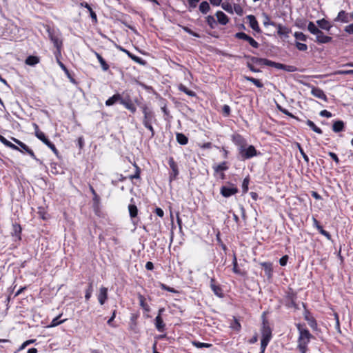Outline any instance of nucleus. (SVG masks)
Listing matches in <instances>:
<instances>
[{
  "mask_svg": "<svg viewBox=\"0 0 353 353\" xmlns=\"http://www.w3.org/2000/svg\"><path fill=\"white\" fill-rule=\"evenodd\" d=\"M305 319L307 321L309 325L312 328H313V329H316V328L317 323H316V321L313 318H308V317L306 316Z\"/></svg>",
  "mask_w": 353,
  "mask_h": 353,
  "instance_id": "8fccbe9b",
  "label": "nucleus"
},
{
  "mask_svg": "<svg viewBox=\"0 0 353 353\" xmlns=\"http://www.w3.org/2000/svg\"><path fill=\"white\" fill-rule=\"evenodd\" d=\"M249 37L250 36H248V34H246L245 33H244L243 32H237L235 34L236 38L239 39H243L245 41H246L249 38Z\"/></svg>",
  "mask_w": 353,
  "mask_h": 353,
  "instance_id": "09e8293b",
  "label": "nucleus"
},
{
  "mask_svg": "<svg viewBox=\"0 0 353 353\" xmlns=\"http://www.w3.org/2000/svg\"><path fill=\"white\" fill-rule=\"evenodd\" d=\"M296 327L299 334L297 341V349L301 353H306L307 352V345L310 342L312 335L307 329L303 327L301 325L297 324Z\"/></svg>",
  "mask_w": 353,
  "mask_h": 353,
  "instance_id": "f257e3e1",
  "label": "nucleus"
},
{
  "mask_svg": "<svg viewBox=\"0 0 353 353\" xmlns=\"http://www.w3.org/2000/svg\"><path fill=\"white\" fill-rule=\"evenodd\" d=\"M328 154H329V156H330V157H331V158H332V159L335 161V163H336V164H339V158H338L337 155H336L335 153H334V152H328Z\"/></svg>",
  "mask_w": 353,
  "mask_h": 353,
  "instance_id": "052dcab7",
  "label": "nucleus"
},
{
  "mask_svg": "<svg viewBox=\"0 0 353 353\" xmlns=\"http://www.w3.org/2000/svg\"><path fill=\"white\" fill-rule=\"evenodd\" d=\"M277 28V34L280 37H283L284 38H288L289 33L290 32V30L285 27L282 26L281 24H277L276 23V26H274Z\"/></svg>",
  "mask_w": 353,
  "mask_h": 353,
  "instance_id": "9b49d317",
  "label": "nucleus"
},
{
  "mask_svg": "<svg viewBox=\"0 0 353 353\" xmlns=\"http://www.w3.org/2000/svg\"><path fill=\"white\" fill-rule=\"evenodd\" d=\"M233 271L235 273H237V274L239 273V270L237 268V261H236V256L234 257V260H233Z\"/></svg>",
  "mask_w": 353,
  "mask_h": 353,
  "instance_id": "0e129e2a",
  "label": "nucleus"
},
{
  "mask_svg": "<svg viewBox=\"0 0 353 353\" xmlns=\"http://www.w3.org/2000/svg\"><path fill=\"white\" fill-rule=\"evenodd\" d=\"M46 145L48 148H50L54 154H57L58 153V150L56 148L55 145L52 143H51L50 141L48 142V144H46Z\"/></svg>",
  "mask_w": 353,
  "mask_h": 353,
  "instance_id": "680f3d73",
  "label": "nucleus"
},
{
  "mask_svg": "<svg viewBox=\"0 0 353 353\" xmlns=\"http://www.w3.org/2000/svg\"><path fill=\"white\" fill-rule=\"evenodd\" d=\"M307 30L316 36L315 42L317 43H327L332 40L331 37L325 35L312 21L309 22Z\"/></svg>",
  "mask_w": 353,
  "mask_h": 353,
  "instance_id": "f03ea898",
  "label": "nucleus"
},
{
  "mask_svg": "<svg viewBox=\"0 0 353 353\" xmlns=\"http://www.w3.org/2000/svg\"><path fill=\"white\" fill-rule=\"evenodd\" d=\"M263 17H264L263 25L265 26H276V23L273 22V21H271V20H270V17H268V15H267L266 14H263Z\"/></svg>",
  "mask_w": 353,
  "mask_h": 353,
  "instance_id": "c9c22d12",
  "label": "nucleus"
},
{
  "mask_svg": "<svg viewBox=\"0 0 353 353\" xmlns=\"http://www.w3.org/2000/svg\"><path fill=\"white\" fill-rule=\"evenodd\" d=\"M320 115L322 117L330 118L332 117V113L326 110H324L320 112Z\"/></svg>",
  "mask_w": 353,
  "mask_h": 353,
  "instance_id": "e2e57ef3",
  "label": "nucleus"
},
{
  "mask_svg": "<svg viewBox=\"0 0 353 353\" xmlns=\"http://www.w3.org/2000/svg\"><path fill=\"white\" fill-rule=\"evenodd\" d=\"M282 70L287 71V72H292L296 71L297 68L294 65L283 64Z\"/></svg>",
  "mask_w": 353,
  "mask_h": 353,
  "instance_id": "37998d69",
  "label": "nucleus"
},
{
  "mask_svg": "<svg viewBox=\"0 0 353 353\" xmlns=\"http://www.w3.org/2000/svg\"><path fill=\"white\" fill-rule=\"evenodd\" d=\"M288 260V256L287 255H285L282 256L279 260V263L281 266H285L287 264Z\"/></svg>",
  "mask_w": 353,
  "mask_h": 353,
  "instance_id": "bf43d9fd",
  "label": "nucleus"
},
{
  "mask_svg": "<svg viewBox=\"0 0 353 353\" xmlns=\"http://www.w3.org/2000/svg\"><path fill=\"white\" fill-rule=\"evenodd\" d=\"M349 14L347 13L344 10H341L339 13L337 17L335 18L334 21L336 22H342V23H348L350 21Z\"/></svg>",
  "mask_w": 353,
  "mask_h": 353,
  "instance_id": "ddd939ff",
  "label": "nucleus"
},
{
  "mask_svg": "<svg viewBox=\"0 0 353 353\" xmlns=\"http://www.w3.org/2000/svg\"><path fill=\"white\" fill-rule=\"evenodd\" d=\"M272 338V330L269 325L263 324L262 328V339L261 341V343L263 344V346L268 345Z\"/></svg>",
  "mask_w": 353,
  "mask_h": 353,
  "instance_id": "39448f33",
  "label": "nucleus"
},
{
  "mask_svg": "<svg viewBox=\"0 0 353 353\" xmlns=\"http://www.w3.org/2000/svg\"><path fill=\"white\" fill-rule=\"evenodd\" d=\"M176 141L177 142L181 145H185L188 142V139L185 135H184L182 133H177L176 134Z\"/></svg>",
  "mask_w": 353,
  "mask_h": 353,
  "instance_id": "b1692460",
  "label": "nucleus"
},
{
  "mask_svg": "<svg viewBox=\"0 0 353 353\" xmlns=\"http://www.w3.org/2000/svg\"><path fill=\"white\" fill-rule=\"evenodd\" d=\"M283 65V63H276V62H274V61H272L270 60L268 66L274 67V68H275L276 69L282 70Z\"/></svg>",
  "mask_w": 353,
  "mask_h": 353,
  "instance_id": "3c124183",
  "label": "nucleus"
},
{
  "mask_svg": "<svg viewBox=\"0 0 353 353\" xmlns=\"http://www.w3.org/2000/svg\"><path fill=\"white\" fill-rule=\"evenodd\" d=\"M179 90L183 92H185V94H187L188 96H191V97H193L195 95V93L194 92L188 89L185 85H180L179 86Z\"/></svg>",
  "mask_w": 353,
  "mask_h": 353,
  "instance_id": "e433bc0d",
  "label": "nucleus"
},
{
  "mask_svg": "<svg viewBox=\"0 0 353 353\" xmlns=\"http://www.w3.org/2000/svg\"><path fill=\"white\" fill-rule=\"evenodd\" d=\"M94 53L97 58L99 62L101 64V68L103 71H107L109 69L108 64L105 62L103 58L97 52L94 51Z\"/></svg>",
  "mask_w": 353,
  "mask_h": 353,
  "instance_id": "aec40b11",
  "label": "nucleus"
},
{
  "mask_svg": "<svg viewBox=\"0 0 353 353\" xmlns=\"http://www.w3.org/2000/svg\"><path fill=\"white\" fill-rule=\"evenodd\" d=\"M192 345L197 348H203V347L209 348L212 346V345L210 343H201L199 341H193Z\"/></svg>",
  "mask_w": 353,
  "mask_h": 353,
  "instance_id": "2f4dec72",
  "label": "nucleus"
},
{
  "mask_svg": "<svg viewBox=\"0 0 353 353\" xmlns=\"http://www.w3.org/2000/svg\"><path fill=\"white\" fill-rule=\"evenodd\" d=\"M214 283H215L214 278H213V277L211 278L210 279V288H211L212 290L216 296H218L219 297H222L223 294H222L221 288L219 285H215Z\"/></svg>",
  "mask_w": 353,
  "mask_h": 353,
  "instance_id": "dca6fc26",
  "label": "nucleus"
},
{
  "mask_svg": "<svg viewBox=\"0 0 353 353\" xmlns=\"http://www.w3.org/2000/svg\"><path fill=\"white\" fill-rule=\"evenodd\" d=\"M319 232L322 234L324 236H325L328 240H330L331 239V235L330 234L325 231V230L323 229L322 227H319V229H318Z\"/></svg>",
  "mask_w": 353,
  "mask_h": 353,
  "instance_id": "603ef678",
  "label": "nucleus"
},
{
  "mask_svg": "<svg viewBox=\"0 0 353 353\" xmlns=\"http://www.w3.org/2000/svg\"><path fill=\"white\" fill-rule=\"evenodd\" d=\"M248 185H249V179L245 178L244 179L243 183H242V188L243 192H246L248 190Z\"/></svg>",
  "mask_w": 353,
  "mask_h": 353,
  "instance_id": "5fc2aeb1",
  "label": "nucleus"
},
{
  "mask_svg": "<svg viewBox=\"0 0 353 353\" xmlns=\"http://www.w3.org/2000/svg\"><path fill=\"white\" fill-rule=\"evenodd\" d=\"M244 79L250 82H252L253 84H254L257 88H263V84L259 80V79H254L253 77H248V76H245L244 77Z\"/></svg>",
  "mask_w": 353,
  "mask_h": 353,
  "instance_id": "393cba45",
  "label": "nucleus"
},
{
  "mask_svg": "<svg viewBox=\"0 0 353 353\" xmlns=\"http://www.w3.org/2000/svg\"><path fill=\"white\" fill-rule=\"evenodd\" d=\"M139 303H140V305L143 308L145 309L146 311H149V307L148 305H147V303H145V298L143 295L141 294H139Z\"/></svg>",
  "mask_w": 353,
  "mask_h": 353,
  "instance_id": "f704fd0d",
  "label": "nucleus"
},
{
  "mask_svg": "<svg viewBox=\"0 0 353 353\" xmlns=\"http://www.w3.org/2000/svg\"><path fill=\"white\" fill-rule=\"evenodd\" d=\"M128 210H129L130 216L131 218H134L137 216L138 209L135 205H134V204L129 205Z\"/></svg>",
  "mask_w": 353,
  "mask_h": 353,
  "instance_id": "cd10ccee",
  "label": "nucleus"
},
{
  "mask_svg": "<svg viewBox=\"0 0 353 353\" xmlns=\"http://www.w3.org/2000/svg\"><path fill=\"white\" fill-rule=\"evenodd\" d=\"M221 7L222 8L225 10L226 12H229V13H233V8L232 6V5L229 3H223L221 4Z\"/></svg>",
  "mask_w": 353,
  "mask_h": 353,
  "instance_id": "4c0bfd02",
  "label": "nucleus"
},
{
  "mask_svg": "<svg viewBox=\"0 0 353 353\" xmlns=\"http://www.w3.org/2000/svg\"><path fill=\"white\" fill-rule=\"evenodd\" d=\"M232 141L239 147V150L247 145L246 141L244 138L240 134H234L232 137Z\"/></svg>",
  "mask_w": 353,
  "mask_h": 353,
  "instance_id": "9d476101",
  "label": "nucleus"
},
{
  "mask_svg": "<svg viewBox=\"0 0 353 353\" xmlns=\"http://www.w3.org/2000/svg\"><path fill=\"white\" fill-rule=\"evenodd\" d=\"M295 46H296V48L300 51L305 52L307 50V46L305 43L296 41L295 43Z\"/></svg>",
  "mask_w": 353,
  "mask_h": 353,
  "instance_id": "79ce46f5",
  "label": "nucleus"
},
{
  "mask_svg": "<svg viewBox=\"0 0 353 353\" xmlns=\"http://www.w3.org/2000/svg\"><path fill=\"white\" fill-rule=\"evenodd\" d=\"M144 126L151 132V136L153 137L154 134V130L153 129V127L152 126V123L144 125Z\"/></svg>",
  "mask_w": 353,
  "mask_h": 353,
  "instance_id": "774afa93",
  "label": "nucleus"
},
{
  "mask_svg": "<svg viewBox=\"0 0 353 353\" xmlns=\"http://www.w3.org/2000/svg\"><path fill=\"white\" fill-rule=\"evenodd\" d=\"M93 289L92 283H90L88 288L86 290L85 298L86 300H89L92 296Z\"/></svg>",
  "mask_w": 353,
  "mask_h": 353,
  "instance_id": "49530a36",
  "label": "nucleus"
},
{
  "mask_svg": "<svg viewBox=\"0 0 353 353\" xmlns=\"http://www.w3.org/2000/svg\"><path fill=\"white\" fill-rule=\"evenodd\" d=\"M221 195L224 197H230L238 192V188L234 185L230 186H222L220 190Z\"/></svg>",
  "mask_w": 353,
  "mask_h": 353,
  "instance_id": "423d86ee",
  "label": "nucleus"
},
{
  "mask_svg": "<svg viewBox=\"0 0 353 353\" xmlns=\"http://www.w3.org/2000/svg\"><path fill=\"white\" fill-rule=\"evenodd\" d=\"M294 37L296 38V39L300 40L302 41H306V40H307V36L301 32H294Z\"/></svg>",
  "mask_w": 353,
  "mask_h": 353,
  "instance_id": "72a5a7b5",
  "label": "nucleus"
},
{
  "mask_svg": "<svg viewBox=\"0 0 353 353\" xmlns=\"http://www.w3.org/2000/svg\"><path fill=\"white\" fill-rule=\"evenodd\" d=\"M316 23L319 26L318 27L319 28H321L322 30H325L327 31H329L332 28V26L330 23V22L325 19L317 20Z\"/></svg>",
  "mask_w": 353,
  "mask_h": 353,
  "instance_id": "f3484780",
  "label": "nucleus"
},
{
  "mask_svg": "<svg viewBox=\"0 0 353 353\" xmlns=\"http://www.w3.org/2000/svg\"><path fill=\"white\" fill-rule=\"evenodd\" d=\"M222 112L224 116H229L230 114V107L228 105H224L222 108Z\"/></svg>",
  "mask_w": 353,
  "mask_h": 353,
  "instance_id": "864d4df0",
  "label": "nucleus"
},
{
  "mask_svg": "<svg viewBox=\"0 0 353 353\" xmlns=\"http://www.w3.org/2000/svg\"><path fill=\"white\" fill-rule=\"evenodd\" d=\"M249 37L250 36H248V34H246L245 33H244L243 32H237L235 34L236 38L239 39H243L245 41H246L249 38Z\"/></svg>",
  "mask_w": 353,
  "mask_h": 353,
  "instance_id": "de8ad7c7",
  "label": "nucleus"
},
{
  "mask_svg": "<svg viewBox=\"0 0 353 353\" xmlns=\"http://www.w3.org/2000/svg\"><path fill=\"white\" fill-rule=\"evenodd\" d=\"M252 61L256 63H258V64H262V65H269V63L270 61V60L269 59H264V58H257V57H253L252 59Z\"/></svg>",
  "mask_w": 353,
  "mask_h": 353,
  "instance_id": "c85d7f7f",
  "label": "nucleus"
},
{
  "mask_svg": "<svg viewBox=\"0 0 353 353\" xmlns=\"http://www.w3.org/2000/svg\"><path fill=\"white\" fill-rule=\"evenodd\" d=\"M199 1L200 0H188V3L191 8H194L196 7Z\"/></svg>",
  "mask_w": 353,
  "mask_h": 353,
  "instance_id": "69168bd1",
  "label": "nucleus"
},
{
  "mask_svg": "<svg viewBox=\"0 0 353 353\" xmlns=\"http://www.w3.org/2000/svg\"><path fill=\"white\" fill-rule=\"evenodd\" d=\"M241 326L240 323L236 319H234L233 322L230 324V327L232 330H236V331H239L240 329H241Z\"/></svg>",
  "mask_w": 353,
  "mask_h": 353,
  "instance_id": "58836bf2",
  "label": "nucleus"
},
{
  "mask_svg": "<svg viewBox=\"0 0 353 353\" xmlns=\"http://www.w3.org/2000/svg\"><path fill=\"white\" fill-rule=\"evenodd\" d=\"M155 326L156 328L160 332L163 331L164 329L165 324L162 318L159 315H157V316L155 318Z\"/></svg>",
  "mask_w": 353,
  "mask_h": 353,
  "instance_id": "5701e85b",
  "label": "nucleus"
},
{
  "mask_svg": "<svg viewBox=\"0 0 353 353\" xmlns=\"http://www.w3.org/2000/svg\"><path fill=\"white\" fill-rule=\"evenodd\" d=\"M311 94L318 99H322L325 101H327V97L325 94L324 92L319 88L312 87Z\"/></svg>",
  "mask_w": 353,
  "mask_h": 353,
  "instance_id": "f8f14e48",
  "label": "nucleus"
},
{
  "mask_svg": "<svg viewBox=\"0 0 353 353\" xmlns=\"http://www.w3.org/2000/svg\"><path fill=\"white\" fill-rule=\"evenodd\" d=\"M48 36L51 41L53 43L54 46L57 48V52L61 54V49L62 47V41L60 38V33L56 32L51 29H48Z\"/></svg>",
  "mask_w": 353,
  "mask_h": 353,
  "instance_id": "7ed1b4c3",
  "label": "nucleus"
},
{
  "mask_svg": "<svg viewBox=\"0 0 353 353\" xmlns=\"http://www.w3.org/2000/svg\"><path fill=\"white\" fill-rule=\"evenodd\" d=\"M32 126L34 128L35 136L44 144H48L49 140L46 137L45 134L39 130L38 125L34 123H32Z\"/></svg>",
  "mask_w": 353,
  "mask_h": 353,
  "instance_id": "1a4fd4ad",
  "label": "nucleus"
},
{
  "mask_svg": "<svg viewBox=\"0 0 353 353\" xmlns=\"http://www.w3.org/2000/svg\"><path fill=\"white\" fill-rule=\"evenodd\" d=\"M143 112L144 114V118H143V125L152 123V121L154 119V113L152 111H150V110H148V108L146 107L143 108Z\"/></svg>",
  "mask_w": 353,
  "mask_h": 353,
  "instance_id": "6e6552de",
  "label": "nucleus"
},
{
  "mask_svg": "<svg viewBox=\"0 0 353 353\" xmlns=\"http://www.w3.org/2000/svg\"><path fill=\"white\" fill-rule=\"evenodd\" d=\"M233 12H235L236 14L241 16L243 13V10L240 5L234 4L233 7Z\"/></svg>",
  "mask_w": 353,
  "mask_h": 353,
  "instance_id": "a19ab883",
  "label": "nucleus"
},
{
  "mask_svg": "<svg viewBox=\"0 0 353 353\" xmlns=\"http://www.w3.org/2000/svg\"><path fill=\"white\" fill-rule=\"evenodd\" d=\"M344 31L350 34H353V23L346 26L344 28Z\"/></svg>",
  "mask_w": 353,
  "mask_h": 353,
  "instance_id": "4d7b16f0",
  "label": "nucleus"
},
{
  "mask_svg": "<svg viewBox=\"0 0 353 353\" xmlns=\"http://www.w3.org/2000/svg\"><path fill=\"white\" fill-rule=\"evenodd\" d=\"M307 124L315 132L320 134L323 133L322 130L319 127H317L313 121L307 120Z\"/></svg>",
  "mask_w": 353,
  "mask_h": 353,
  "instance_id": "7c9ffc66",
  "label": "nucleus"
},
{
  "mask_svg": "<svg viewBox=\"0 0 353 353\" xmlns=\"http://www.w3.org/2000/svg\"><path fill=\"white\" fill-rule=\"evenodd\" d=\"M168 164L172 170V172L170 174V181L175 179L177 175L179 174L178 167L173 158H170L168 161Z\"/></svg>",
  "mask_w": 353,
  "mask_h": 353,
  "instance_id": "0eeeda50",
  "label": "nucleus"
},
{
  "mask_svg": "<svg viewBox=\"0 0 353 353\" xmlns=\"http://www.w3.org/2000/svg\"><path fill=\"white\" fill-rule=\"evenodd\" d=\"M246 41H248L250 43V45L254 48H258L259 46V43L251 37H249Z\"/></svg>",
  "mask_w": 353,
  "mask_h": 353,
  "instance_id": "c03bdc74",
  "label": "nucleus"
},
{
  "mask_svg": "<svg viewBox=\"0 0 353 353\" xmlns=\"http://www.w3.org/2000/svg\"><path fill=\"white\" fill-rule=\"evenodd\" d=\"M61 315H59L57 317H55L54 319H52V321H51L50 323V327H55V326H57L59 325H60L61 323L65 322L66 321V319H63V320H61L59 321V318Z\"/></svg>",
  "mask_w": 353,
  "mask_h": 353,
  "instance_id": "473e14b6",
  "label": "nucleus"
},
{
  "mask_svg": "<svg viewBox=\"0 0 353 353\" xmlns=\"http://www.w3.org/2000/svg\"><path fill=\"white\" fill-rule=\"evenodd\" d=\"M122 100V97L119 94H115L112 97H110L106 101L105 105L108 106H110L114 105L117 101L121 103Z\"/></svg>",
  "mask_w": 353,
  "mask_h": 353,
  "instance_id": "6ab92c4d",
  "label": "nucleus"
},
{
  "mask_svg": "<svg viewBox=\"0 0 353 353\" xmlns=\"http://www.w3.org/2000/svg\"><path fill=\"white\" fill-rule=\"evenodd\" d=\"M135 168H136L135 173H134L133 175H131V176H130V178L131 179H139V178H140V172H141V170H140V168H139L138 166H137V165H135Z\"/></svg>",
  "mask_w": 353,
  "mask_h": 353,
  "instance_id": "6e6d98bb",
  "label": "nucleus"
},
{
  "mask_svg": "<svg viewBox=\"0 0 353 353\" xmlns=\"http://www.w3.org/2000/svg\"><path fill=\"white\" fill-rule=\"evenodd\" d=\"M13 230H14V234L16 236H18L21 233V228L18 224H14L13 225Z\"/></svg>",
  "mask_w": 353,
  "mask_h": 353,
  "instance_id": "13d9d810",
  "label": "nucleus"
},
{
  "mask_svg": "<svg viewBox=\"0 0 353 353\" xmlns=\"http://www.w3.org/2000/svg\"><path fill=\"white\" fill-rule=\"evenodd\" d=\"M121 104L123 105L124 107L131 111L132 113L136 112V107L133 105V103L130 100H125L122 99L121 101Z\"/></svg>",
  "mask_w": 353,
  "mask_h": 353,
  "instance_id": "412c9836",
  "label": "nucleus"
},
{
  "mask_svg": "<svg viewBox=\"0 0 353 353\" xmlns=\"http://www.w3.org/2000/svg\"><path fill=\"white\" fill-rule=\"evenodd\" d=\"M344 123L341 121H335L332 125V130L335 132H340L343 130Z\"/></svg>",
  "mask_w": 353,
  "mask_h": 353,
  "instance_id": "4be33fe9",
  "label": "nucleus"
},
{
  "mask_svg": "<svg viewBox=\"0 0 353 353\" xmlns=\"http://www.w3.org/2000/svg\"><path fill=\"white\" fill-rule=\"evenodd\" d=\"M155 212L156 214L159 216V217H163V215H164V212L163 211V210L161 208H157L156 210H155Z\"/></svg>",
  "mask_w": 353,
  "mask_h": 353,
  "instance_id": "338daca9",
  "label": "nucleus"
},
{
  "mask_svg": "<svg viewBox=\"0 0 353 353\" xmlns=\"http://www.w3.org/2000/svg\"><path fill=\"white\" fill-rule=\"evenodd\" d=\"M210 5L207 1H203L199 6V10L203 14H206L210 10Z\"/></svg>",
  "mask_w": 353,
  "mask_h": 353,
  "instance_id": "c756f323",
  "label": "nucleus"
},
{
  "mask_svg": "<svg viewBox=\"0 0 353 353\" xmlns=\"http://www.w3.org/2000/svg\"><path fill=\"white\" fill-rule=\"evenodd\" d=\"M297 146H298V148H299V150L301 154V156L303 157L304 161L306 162V163H308L309 162V158L307 156V154L305 153V152L303 151V148H301V145L299 143H297Z\"/></svg>",
  "mask_w": 353,
  "mask_h": 353,
  "instance_id": "a18cd8bd",
  "label": "nucleus"
},
{
  "mask_svg": "<svg viewBox=\"0 0 353 353\" xmlns=\"http://www.w3.org/2000/svg\"><path fill=\"white\" fill-rule=\"evenodd\" d=\"M213 168L216 172L225 171L228 169V167L227 166V163L225 161L222 162L221 163L217 165H214Z\"/></svg>",
  "mask_w": 353,
  "mask_h": 353,
  "instance_id": "a878e982",
  "label": "nucleus"
},
{
  "mask_svg": "<svg viewBox=\"0 0 353 353\" xmlns=\"http://www.w3.org/2000/svg\"><path fill=\"white\" fill-rule=\"evenodd\" d=\"M108 299V288L101 287L99 290L98 300L101 305H103Z\"/></svg>",
  "mask_w": 353,
  "mask_h": 353,
  "instance_id": "4468645a",
  "label": "nucleus"
},
{
  "mask_svg": "<svg viewBox=\"0 0 353 353\" xmlns=\"http://www.w3.org/2000/svg\"><path fill=\"white\" fill-rule=\"evenodd\" d=\"M218 22L221 25H226L228 22V18L222 11H218L216 13Z\"/></svg>",
  "mask_w": 353,
  "mask_h": 353,
  "instance_id": "a211bd4d",
  "label": "nucleus"
},
{
  "mask_svg": "<svg viewBox=\"0 0 353 353\" xmlns=\"http://www.w3.org/2000/svg\"><path fill=\"white\" fill-rule=\"evenodd\" d=\"M247 18L249 21V24L251 28L256 31L257 32H260L261 30L255 17L253 15H248Z\"/></svg>",
  "mask_w": 353,
  "mask_h": 353,
  "instance_id": "2eb2a0df",
  "label": "nucleus"
},
{
  "mask_svg": "<svg viewBox=\"0 0 353 353\" xmlns=\"http://www.w3.org/2000/svg\"><path fill=\"white\" fill-rule=\"evenodd\" d=\"M239 154L243 159H248L256 156L257 152L253 145H249L248 148L245 146L241 149Z\"/></svg>",
  "mask_w": 353,
  "mask_h": 353,
  "instance_id": "20e7f679",
  "label": "nucleus"
},
{
  "mask_svg": "<svg viewBox=\"0 0 353 353\" xmlns=\"http://www.w3.org/2000/svg\"><path fill=\"white\" fill-rule=\"evenodd\" d=\"M206 21L208 23V24L212 28H214L215 25L216 24V22L214 19V18L212 17V16H208L206 17Z\"/></svg>",
  "mask_w": 353,
  "mask_h": 353,
  "instance_id": "ea45409f",
  "label": "nucleus"
},
{
  "mask_svg": "<svg viewBox=\"0 0 353 353\" xmlns=\"http://www.w3.org/2000/svg\"><path fill=\"white\" fill-rule=\"evenodd\" d=\"M39 61V59L37 57L29 56L26 60V63L29 65H34L38 63Z\"/></svg>",
  "mask_w": 353,
  "mask_h": 353,
  "instance_id": "bb28decb",
  "label": "nucleus"
}]
</instances>
